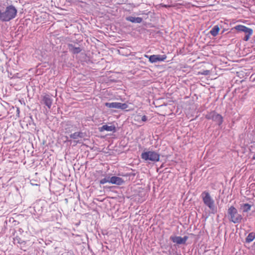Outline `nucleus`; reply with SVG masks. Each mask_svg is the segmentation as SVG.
<instances>
[{
	"label": "nucleus",
	"instance_id": "1",
	"mask_svg": "<svg viewBox=\"0 0 255 255\" xmlns=\"http://www.w3.org/2000/svg\"><path fill=\"white\" fill-rule=\"evenodd\" d=\"M17 12V9L13 5L7 6L5 10L0 15V21L2 22L9 21L15 17Z\"/></svg>",
	"mask_w": 255,
	"mask_h": 255
},
{
	"label": "nucleus",
	"instance_id": "2",
	"mask_svg": "<svg viewBox=\"0 0 255 255\" xmlns=\"http://www.w3.org/2000/svg\"><path fill=\"white\" fill-rule=\"evenodd\" d=\"M141 158L146 161L157 162L159 160L160 155L154 151H145L141 153Z\"/></svg>",
	"mask_w": 255,
	"mask_h": 255
},
{
	"label": "nucleus",
	"instance_id": "3",
	"mask_svg": "<svg viewBox=\"0 0 255 255\" xmlns=\"http://www.w3.org/2000/svg\"><path fill=\"white\" fill-rule=\"evenodd\" d=\"M201 196L203 199V201L205 205L208 206L209 208L212 210V212L214 213L216 211V209L214 204V201L211 198L209 192L207 191H204Z\"/></svg>",
	"mask_w": 255,
	"mask_h": 255
},
{
	"label": "nucleus",
	"instance_id": "4",
	"mask_svg": "<svg viewBox=\"0 0 255 255\" xmlns=\"http://www.w3.org/2000/svg\"><path fill=\"white\" fill-rule=\"evenodd\" d=\"M228 218L234 223L239 222V214L237 209L234 206H231L228 210Z\"/></svg>",
	"mask_w": 255,
	"mask_h": 255
},
{
	"label": "nucleus",
	"instance_id": "5",
	"mask_svg": "<svg viewBox=\"0 0 255 255\" xmlns=\"http://www.w3.org/2000/svg\"><path fill=\"white\" fill-rule=\"evenodd\" d=\"M205 118L208 120H212L217 123L219 126H220L223 122V117L214 111L206 115Z\"/></svg>",
	"mask_w": 255,
	"mask_h": 255
},
{
	"label": "nucleus",
	"instance_id": "6",
	"mask_svg": "<svg viewBox=\"0 0 255 255\" xmlns=\"http://www.w3.org/2000/svg\"><path fill=\"white\" fill-rule=\"evenodd\" d=\"M240 33L245 41H248L250 36L253 33V30L252 28L247 27L245 26L240 25Z\"/></svg>",
	"mask_w": 255,
	"mask_h": 255
},
{
	"label": "nucleus",
	"instance_id": "7",
	"mask_svg": "<svg viewBox=\"0 0 255 255\" xmlns=\"http://www.w3.org/2000/svg\"><path fill=\"white\" fill-rule=\"evenodd\" d=\"M105 106L110 109L114 108L123 110L126 109L128 107V105L127 104L119 102L105 103Z\"/></svg>",
	"mask_w": 255,
	"mask_h": 255
},
{
	"label": "nucleus",
	"instance_id": "8",
	"mask_svg": "<svg viewBox=\"0 0 255 255\" xmlns=\"http://www.w3.org/2000/svg\"><path fill=\"white\" fill-rule=\"evenodd\" d=\"M188 239V236H184L183 238L180 236H171L170 237V240L173 243H176L177 245H184L186 244L187 240Z\"/></svg>",
	"mask_w": 255,
	"mask_h": 255
},
{
	"label": "nucleus",
	"instance_id": "9",
	"mask_svg": "<svg viewBox=\"0 0 255 255\" xmlns=\"http://www.w3.org/2000/svg\"><path fill=\"white\" fill-rule=\"evenodd\" d=\"M145 56L148 58L149 62L152 63L158 61H163L167 58L166 55H152L149 56L145 55Z\"/></svg>",
	"mask_w": 255,
	"mask_h": 255
},
{
	"label": "nucleus",
	"instance_id": "10",
	"mask_svg": "<svg viewBox=\"0 0 255 255\" xmlns=\"http://www.w3.org/2000/svg\"><path fill=\"white\" fill-rule=\"evenodd\" d=\"M68 49L72 54H77L82 51V48L80 46H77L76 44L67 43Z\"/></svg>",
	"mask_w": 255,
	"mask_h": 255
},
{
	"label": "nucleus",
	"instance_id": "11",
	"mask_svg": "<svg viewBox=\"0 0 255 255\" xmlns=\"http://www.w3.org/2000/svg\"><path fill=\"white\" fill-rule=\"evenodd\" d=\"M42 102L48 109H50L52 104L53 100L50 95L46 94L42 97Z\"/></svg>",
	"mask_w": 255,
	"mask_h": 255
},
{
	"label": "nucleus",
	"instance_id": "12",
	"mask_svg": "<svg viewBox=\"0 0 255 255\" xmlns=\"http://www.w3.org/2000/svg\"><path fill=\"white\" fill-rule=\"evenodd\" d=\"M110 181V183L117 185H122L125 183L123 179L115 176L111 177Z\"/></svg>",
	"mask_w": 255,
	"mask_h": 255
},
{
	"label": "nucleus",
	"instance_id": "13",
	"mask_svg": "<svg viewBox=\"0 0 255 255\" xmlns=\"http://www.w3.org/2000/svg\"><path fill=\"white\" fill-rule=\"evenodd\" d=\"M99 130L100 132L107 130L115 132L117 131L115 126H108L107 125H103L102 127L99 128Z\"/></svg>",
	"mask_w": 255,
	"mask_h": 255
},
{
	"label": "nucleus",
	"instance_id": "14",
	"mask_svg": "<svg viewBox=\"0 0 255 255\" xmlns=\"http://www.w3.org/2000/svg\"><path fill=\"white\" fill-rule=\"evenodd\" d=\"M127 21H130L134 23H140L142 21V18L140 17H134L129 16L126 17Z\"/></svg>",
	"mask_w": 255,
	"mask_h": 255
},
{
	"label": "nucleus",
	"instance_id": "15",
	"mask_svg": "<svg viewBox=\"0 0 255 255\" xmlns=\"http://www.w3.org/2000/svg\"><path fill=\"white\" fill-rule=\"evenodd\" d=\"M86 135V134L85 132L79 131L75 132L74 133L71 134L70 135V137L74 139H76L78 138H84Z\"/></svg>",
	"mask_w": 255,
	"mask_h": 255
},
{
	"label": "nucleus",
	"instance_id": "16",
	"mask_svg": "<svg viewBox=\"0 0 255 255\" xmlns=\"http://www.w3.org/2000/svg\"><path fill=\"white\" fill-rule=\"evenodd\" d=\"M220 30V27L218 25H215L210 30V33L213 36H216L218 35Z\"/></svg>",
	"mask_w": 255,
	"mask_h": 255
},
{
	"label": "nucleus",
	"instance_id": "17",
	"mask_svg": "<svg viewBox=\"0 0 255 255\" xmlns=\"http://www.w3.org/2000/svg\"><path fill=\"white\" fill-rule=\"evenodd\" d=\"M13 240V243L15 245H18V244L22 245L23 244H25V242L18 236H16V237H14Z\"/></svg>",
	"mask_w": 255,
	"mask_h": 255
},
{
	"label": "nucleus",
	"instance_id": "18",
	"mask_svg": "<svg viewBox=\"0 0 255 255\" xmlns=\"http://www.w3.org/2000/svg\"><path fill=\"white\" fill-rule=\"evenodd\" d=\"M255 238V233L252 232L250 233L246 239L247 243H250L252 242Z\"/></svg>",
	"mask_w": 255,
	"mask_h": 255
},
{
	"label": "nucleus",
	"instance_id": "19",
	"mask_svg": "<svg viewBox=\"0 0 255 255\" xmlns=\"http://www.w3.org/2000/svg\"><path fill=\"white\" fill-rule=\"evenodd\" d=\"M111 177L110 176H106L105 178L102 179L100 180L99 183L100 184H104L106 183H110V179Z\"/></svg>",
	"mask_w": 255,
	"mask_h": 255
},
{
	"label": "nucleus",
	"instance_id": "20",
	"mask_svg": "<svg viewBox=\"0 0 255 255\" xmlns=\"http://www.w3.org/2000/svg\"><path fill=\"white\" fill-rule=\"evenodd\" d=\"M244 212H248L251 210V206L249 204H245L242 206Z\"/></svg>",
	"mask_w": 255,
	"mask_h": 255
},
{
	"label": "nucleus",
	"instance_id": "21",
	"mask_svg": "<svg viewBox=\"0 0 255 255\" xmlns=\"http://www.w3.org/2000/svg\"><path fill=\"white\" fill-rule=\"evenodd\" d=\"M210 73L209 70H204L201 74L204 75H208Z\"/></svg>",
	"mask_w": 255,
	"mask_h": 255
},
{
	"label": "nucleus",
	"instance_id": "22",
	"mask_svg": "<svg viewBox=\"0 0 255 255\" xmlns=\"http://www.w3.org/2000/svg\"><path fill=\"white\" fill-rule=\"evenodd\" d=\"M147 117L145 115L141 117V121L143 122H146L147 121Z\"/></svg>",
	"mask_w": 255,
	"mask_h": 255
},
{
	"label": "nucleus",
	"instance_id": "23",
	"mask_svg": "<svg viewBox=\"0 0 255 255\" xmlns=\"http://www.w3.org/2000/svg\"><path fill=\"white\" fill-rule=\"evenodd\" d=\"M234 29L237 30L238 31H239V25H237L234 28H232V30H233Z\"/></svg>",
	"mask_w": 255,
	"mask_h": 255
},
{
	"label": "nucleus",
	"instance_id": "24",
	"mask_svg": "<svg viewBox=\"0 0 255 255\" xmlns=\"http://www.w3.org/2000/svg\"><path fill=\"white\" fill-rule=\"evenodd\" d=\"M16 113H17V115L18 116H19V113H20V110H19V108H17V109H16Z\"/></svg>",
	"mask_w": 255,
	"mask_h": 255
},
{
	"label": "nucleus",
	"instance_id": "25",
	"mask_svg": "<svg viewBox=\"0 0 255 255\" xmlns=\"http://www.w3.org/2000/svg\"><path fill=\"white\" fill-rule=\"evenodd\" d=\"M252 159L253 160H255V155H254L253 157H252Z\"/></svg>",
	"mask_w": 255,
	"mask_h": 255
},
{
	"label": "nucleus",
	"instance_id": "26",
	"mask_svg": "<svg viewBox=\"0 0 255 255\" xmlns=\"http://www.w3.org/2000/svg\"><path fill=\"white\" fill-rule=\"evenodd\" d=\"M66 1H68V0H66Z\"/></svg>",
	"mask_w": 255,
	"mask_h": 255
}]
</instances>
